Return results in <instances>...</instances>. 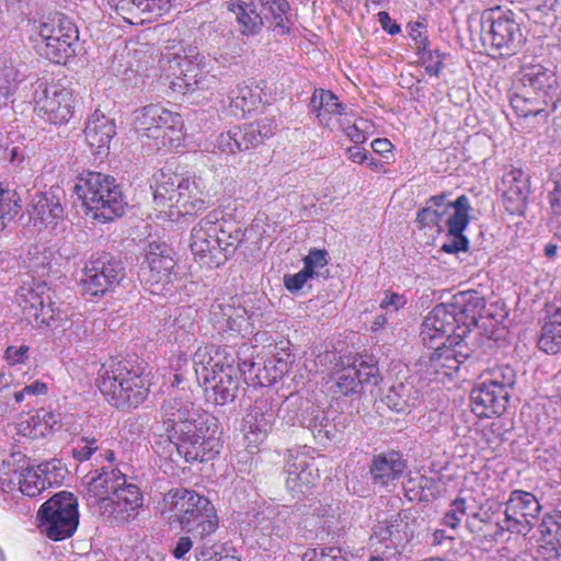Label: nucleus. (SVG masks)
<instances>
[{
	"label": "nucleus",
	"mask_w": 561,
	"mask_h": 561,
	"mask_svg": "<svg viewBox=\"0 0 561 561\" xmlns=\"http://www.w3.org/2000/svg\"><path fill=\"white\" fill-rule=\"evenodd\" d=\"M38 472L45 479L48 486L57 484L64 479L65 468L60 460L53 459L51 461H44L37 466Z\"/></svg>",
	"instance_id": "e2e57ef3"
},
{
	"label": "nucleus",
	"mask_w": 561,
	"mask_h": 561,
	"mask_svg": "<svg viewBox=\"0 0 561 561\" xmlns=\"http://www.w3.org/2000/svg\"><path fill=\"white\" fill-rule=\"evenodd\" d=\"M470 333L465 331V324L461 322L455 308L446 305H437L424 319L421 331L424 343L431 348H436L437 344L448 342L458 344L461 337Z\"/></svg>",
	"instance_id": "4468645a"
},
{
	"label": "nucleus",
	"mask_w": 561,
	"mask_h": 561,
	"mask_svg": "<svg viewBox=\"0 0 561 561\" xmlns=\"http://www.w3.org/2000/svg\"><path fill=\"white\" fill-rule=\"evenodd\" d=\"M415 49L425 68V72L430 76L438 77L443 68V56L438 50L428 48L426 36L419 34L417 37H415Z\"/></svg>",
	"instance_id": "c03bdc74"
},
{
	"label": "nucleus",
	"mask_w": 561,
	"mask_h": 561,
	"mask_svg": "<svg viewBox=\"0 0 561 561\" xmlns=\"http://www.w3.org/2000/svg\"><path fill=\"white\" fill-rule=\"evenodd\" d=\"M275 515V506L267 505L259 507L249 515V526L264 536H273L274 526H272V519Z\"/></svg>",
	"instance_id": "3c124183"
},
{
	"label": "nucleus",
	"mask_w": 561,
	"mask_h": 561,
	"mask_svg": "<svg viewBox=\"0 0 561 561\" xmlns=\"http://www.w3.org/2000/svg\"><path fill=\"white\" fill-rule=\"evenodd\" d=\"M116 134V125L113 118L105 116L95 110L89 117L84 135L85 140L94 154H104L110 148V142Z\"/></svg>",
	"instance_id": "4be33fe9"
},
{
	"label": "nucleus",
	"mask_w": 561,
	"mask_h": 561,
	"mask_svg": "<svg viewBox=\"0 0 561 561\" xmlns=\"http://www.w3.org/2000/svg\"><path fill=\"white\" fill-rule=\"evenodd\" d=\"M302 561H351L346 553L339 547H324L321 549H309L305 552Z\"/></svg>",
	"instance_id": "4d7b16f0"
},
{
	"label": "nucleus",
	"mask_w": 561,
	"mask_h": 561,
	"mask_svg": "<svg viewBox=\"0 0 561 561\" xmlns=\"http://www.w3.org/2000/svg\"><path fill=\"white\" fill-rule=\"evenodd\" d=\"M99 450L98 439L95 437L81 436L71 446V456L82 462L91 458Z\"/></svg>",
	"instance_id": "052dcab7"
},
{
	"label": "nucleus",
	"mask_w": 561,
	"mask_h": 561,
	"mask_svg": "<svg viewBox=\"0 0 561 561\" xmlns=\"http://www.w3.org/2000/svg\"><path fill=\"white\" fill-rule=\"evenodd\" d=\"M112 69L116 75L129 76L131 73H141L139 65L131 57H122V50H117L113 56Z\"/></svg>",
	"instance_id": "69168bd1"
},
{
	"label": "nucleus",
	"mask_w": 561,
	"mask_h": 561,
	"mask_svg": "<svg viewBox=\"0 0 561 561\" xmlns=\"http://www.w3.org/2000/svg\"><path fill=\"white\" fill-rule=\"evenodd\" d=\"M18 85V73L13 68H5L0 75V104H7Z\"/></svg>",
	"instance_id": "0e129e2a"
},
{
	"label": "nucleus",
	"mask_w": 561,
	"mask_h": 561,
	"mask_svg": "<svg viewBox=\"0 0 561 561\" xmlns=\"http://www.w3.org/2000/svg\"><path fill=\"white\" fill-rule=\"evenodd\" d=\"M161 410L171 461L204 462L219 454L222 444L215 416L201 412L193 402L182 398L165 400Z\"/></svg>",
	"instance_id": "f257e3e1"
},
{
	"label": "nucleus",
	"mask_w": 561,
	"mask_h": 561,
	"mask_svg": "<svg viewBox=\"0 0 561 561\" xmlns=\"http://www.w3.org/2000/svg\"><path fill=\"white\" fill-rule=\"evenodd\" d=\"M518 80L524 90H530L546 103H549L559 90L554 70L539 64L523 67Z\"/></svg>",
	"instance_id": "a211bd4d"
},
{
	"label": "nucleus",
	"mask_w": 561,
	"mask_h": 561,
	"mask_svg": "<svg viewBox=\"0 0 561 561\" xmlns=\"http://www.w3.org/2000/svg\"><path fill=\"white\" fill-rule=\"evenodd\" d=\"M64 197L65 192L60 186H50L45 192L36 193L32 199L31 216L44 225L55 222L64 217Z\"/></svg>",
	"instance_id": "b1692460"
},
{
	"label": "nucleus",
	"mask_w": 561,
	"mask_h": 561,
	"mask_svg": "<svg viewBox=\"0 0 561 561\" xmlns=\"http://www.w3.org/2000/svg\"><path fill=\"white\" fill-rule=\"evenodd\" d=\"M216 351L215 344H207L199 346L193 355V364L196 378L199 383L208 385L213 375V365L215 364L214 354Z\"/></svg>",
	"instance_id": "a19ab883"
},
{
	"label": "nucleus",
	"mask_w": 561,
	"mask_h": 561,
	"mask_svg": "<svg viewBox=\"0 0 561 561\" xmlns=\"http://www.w3.org/2000/svg\"><path fill=\"white\" fill-rule=\"evenodd\" d=\"M538 531L540 553L550 561H561V511L545 514Z\"/></svg>",
	"instance_id": "a878e982"
},
{
	"label": "nucleus",
	"mask_w": 561,
	"mask_h": 561,
	"mask_svg": "<svg viewBox=\"0 0 561 561\" xmlns=\"http://www.w3.org/2000/svg\"><path fill=\"white\" fill-rule=\"evenodd\" d=\"M133 124L140 137L157 140L158 147L175 149L183 140V119L160 104H150L133 113Z\"/></svg>",
	"instance_id": "1a4fd4ad"
},
{
	"label": "nucleus",
	"mask_w": 561,
	"mask_h": 561,
	"mask_svg": "<svg viewBox=\"0 0 561 561\" xmlns=\"http://www.w3.org/2000/svg\"><path fill=\"white\" fill-rule=\"evenodd\" d=\"M516 380L517 374L510 365L490 369L485 379L477 383L470 392L472 412L479 417L502 415L506 411Z\"/></svg>",
	"instance_id": "6e6552de"
},
{
	"label": "nucleus",
	"mask_w": 561,
	"mask_h": 561,
	"mask_svg": "<svg viewBox=\"0 0 561 561\" xmlns=\"http://www.w3.org/2000/svg\"><path fill=\"white\" fill-rule=\"evenodd\" d=\"M144 0H116L117 12L129 23H142Z\"/></svg>",
	"instance_id": "680f3d73"
},
{
	"label": "nucleus",
	"mask_w": 561,
	"mask_h": 561,
	"mask_svg": "<svg viewBox=\"0 0 561 561\" xmlns=\"http://www.w3.org/2000/svg\"><path fill=\"white\" fill-rule=\"evenodd\" d=\"M228 99L231 112L234 115L239 113L244 115L255 110L260 95L255 94L249 85H238L230 91Z\"/></svg>",
	"instance_id": "37998d69"
},
{
	"label": "nucleus",
	"mask_w": 561,
	"mask_h": 561,
	"mask_svg": "<svg viewBox=\"0 0 561 561\" xmlns=\"http://www.w3.org/2000/svg\"><path fill=\"white\" fill-rule=\"evenodd\" d=\"M420 398V391L410 380L400 381L389 388L382 402L397 413H403L415 407Z\"/></svg>",
	"instance_id": "2f4dec72"
},
{
	"label": "nucleus",
	"mask_w": 561,
	"mask_h": 561,
	"mask_svg": "<svg viewBox=\"0 0 561 561\" xmlns=\"http://www.w3.org/2000/svg\"><path fill=\"white\" fill-rule=\"evenodd\" d=\"M36 49L38 54L55 64H65L75 55L79 31L72 20L56 12L39 22Z\"/></svg>",
	"instance_id": "9d476101"
},
{
	"label": "nucleus",
	"mask_w": 561,
	"mask_h": 561,
	"mask_svg": "<svg viewBox=\"0 0 561 561\" xmlns=\"http://www.w3.org/2000/svg\"><path fill=\"white\" fill-rule=\"evenodd\" d=\"M535 523L522 513L513 514L508 511V504L505 503L504 519L495 520L494 531L490 534L491 541H496L499 536L505 531L526 536L534 528Z\"/></svg>",
	"instance_id": "c9c22d12"
},
{
	"label": "nucleus",
	"mask_w": 561,
	"mask_h": 561,
	"mask_svg": "<svg viewBox=\"0 0 561 561\" xmlns=\"http://www.w3.org/2000/svg\"><path fill=\"white\" fill-rule=\"evenodd\" d=\"M467 514L466 501L463 497H457L450 504L449 511L446 512L443 522L446 526L455 529L461 518Z\"/></svg>",
	"instance_id": "338daca9"
},
{
	"label": "nucleus",
	"mask_w": 561,
	"mask_h": 561,
	"mask_svg": "<svg viewBox=\"0 0 561 561\" xmlns=\"http://www.w3.org/2000/svg\"><path fill=\"white\" fill-rule=\"evenodd\" d=\"M154 51V47L148 43L131 42L122 49V57L129 56L135 59L142 73L153 65Z\"/></svg>",
	"instance_id": "49530a36"
},
{
	"label": "nucleus",
	"mask_w": 561,
	"mask_h": 561,
	"mask_svg": "<svg viewBox=\"0 0 561 561\" xmlns=\"http://www.w3.org/2000/svg\"><path fill=\"white\" fill-rule=\"evenodd\" d=\"M174 265L171 249L165 243H150L140 271L142 277L162 280L169 277Z\"/></svg>",
	"instance_id": "bb28decb"
},
{
	"label": "nucleus",
	"mask_w": 561,
	"mask_h": 561,
	"mask_svg": "<svg viewBox=\"0 0 561 561\" xmlns=\"http://www.w3.org/2000/svg\"><path fill=\"white\" fill-rule=\"evenodd\" d=\"M20 491L30 497L38 495L46 488V481L33 467H26L20 474Z\"/></svg>",
	"instance_id": "8fccbe9b"
},
{
	"label": "nucleus",
	"mask_w": 561,
	"mask_h": 561,
	"mask_svg": "<svg viewBox=\"0 0 561 561\" xmlns=\"http://www.w3.org/2000/svg\"><path fill=\"white\" fill-rule=\"evenodd\" d=\"M72 190L85 206V214L93 219L107 222L125 214V196L116 180L108 174L83 172L77 176Z\"/></svg>",
	"instance_id": "20e7f679"
},
{
	"label": "nucleus",
	"mask_w": 561,
	"mask_h": 561,
	"mask_svg": "<svg viewBox=\"0 0 561 561\" xmlns=\"http://www.w3.org/2000/svg\"><path fill=\"white\" fill-rule=\"evenodd\" d=\"M309 108L322 125H329L332 115H344L346 106L329 90L316 89L310 98Z\"/></svg>",
	"instance_id": "7c9ffc66"
},
{
	"label": "nucleus",
	"mask_w": 561,
	"mask_h": 561,
	"mask_svg": "<svg viewBox=\"0 0 561 561\" xmlns=\"http://www.w3.org/2000/svg\"><path fill=\"white\" fill-rule=\"evenodd\" d=\"M47 283H23L16 290V301L37 323L50 327L55 309Z\"/></svg>",
	"instance_id": "f3484780"
},
{
	"label": "nucleus",
	"mask_w": 561,
	"mask_h": 561,
	"mask_svg": "<svg viewBox=\"0 0 561 561\" xmlns=\"http://www.w3.org/2000/svg\"><path fill=\"white\" fill-rule=\"evenodd\" d=\"M229 10L236 14L239 31L244 36L260 33L263 26V18L256 12L253 3L236 2L229 5Z\"/></svg>",
	"instance_id": "72a5a7b5"
},
{
	"label": "nucleus",
	"mask_w": 561,
	"mask_h": 561,
	"mask_svg": "<svg viewBox=\"0 0 561 561\" xmlns=\"http://www.w3.org/2000/svg\"><path fill=\"white\" fill-rule=\"evenodd\" d=\"M21 207V197L18 192L0 184V230L15 218Z\"/></svg>",
	"instance_id": "a18cd8bd"
},
{
	"label": "nucleus",
	"mask_w": 561,
	"mask_h": 561,
	"mask_svg": "<svg viewBox=\"0 0 561 561\" xmlns=\"http://www.w3.org/2000/svg\"><path fill=\"white\" fill-rule=\"evenodd\" d=\"M480 38L485 49L502 57L515 55L524 43L517 14L503 7L484 10L480 16Z\"/></svg>",
	"instance_id": "423d86ee"
},
{
	"label": "nucleus",
	"mask_w": 561,
	"mask_h": 561,
	"mask_svg": "<svg viewBox=\"0 0 561 561\" xmlns=\"http://www.w3.org/2000/svg\"><path fill=\"white\" fill-rule=\"evenodd\" d=\"M494 523L492 517L486 513H474L468 520V527L472 533L484 537L488 542H492L490 534L494 531Z\"/></svg>",
	"instance_id": "13d9d810"
},
{
	"label": "nucleus",
	"mask_w": 561,
	"mask_h": 561,
	"mask_svg": "<svg viewBox=\"0 0 561 561\" xmlns=\"http://www.w3.org/2000/svg\"><path fill=\"white\" fill-rule=\"evenodd\" d=\"M33 102L37 115L55 125L67 123L73 113L72 90L60 83L37 80L34 84Z\"/></svg>",
	"instance_id": "f8f14e48"
},
{
	"label": "nucleus",
	"mask_w": 561,
	"mask_h": 561,
	"mask_svg": "<svg viewBox=\"0 0 561 561\" xmlns=\"http://www.w3.org/2000/svg\"><path fill=\"white\" fill-rule=\"evenodd\" d=\"M114 496L124 501L129 508H131L136 514L138 513V508L142 506V494L140 489L133 483H118V488L115 489Z\"/></svg>",
	"instance_id": "6e6d98bb"
},
{
	"label": "nucleus",
	"mask_w": 561,
	"mask_h": 561,
	"mask_svg": "<svg viewBox=\"0 0 561 561\" xmlns=\"http://www.w3.org/2000/svg\"><path fill=\"white\" fill-rule=\"evenodd\" d=\"M261 366H256L254 373L253 385L268 386L275 382L283 375V369L277 367L276 359L271 357L268 359L260 358Z\"/></svg>",
	"instance_id": "864d4df0"
},
{
	"label": "nucleus",
	"mask_w": 561,
	"mask_h": 561,
	"mask_svg": "<svg viewBox=\"0 0 561 561\" xmlns=\"http://www.w3.org/2000/svg\"><path fill=\"white\" fill-rule=\"evenodd\" d=\"M264 11L271 14L274 30L280 35H288L291 30L290 4L287 0H260Z\"/></svg>",
	"instance_id": "ea45409f"
},
{
	"label": "nucleus",
	"mask_w": 561,
	"mask_h": 561,
	"mask_svg": "<svg viewBox=\"0 0 561 561\" xmlns=\"http://www.w3.org/2000/svg\"><path fill=\"white\" fill-rule=\"evenodd\" d=\"M504 184H508L503 197L506 208L512 214H522L530 193L529 175L520 169H512L504 175Z\"/></svg>",
	"instance_id": "cd10ccee"
},
{
	"label": "nucleus",
	"mask_w": 561,
	"mask_h": 561,
	"mask_svg": "<svg viewBox=\"0 0 561 561\" xmlns=\"http://www.w3.org/2000/svg\"><path fill=\"white\" fill-rule=\"evenodd\" d=\"M215 364L213 367V374H225L228 369L232 370V374H238V369L234 367L237 356L228 346H217L214 354Z\"/></svg>",
	"instance_id": "bf43d9fd"
},
{
	"label": "nucleus",
	"mask_w": 561,
	"mask_h": 561,
	"mask_svg": "<svg viewBox=\"0 0 561 561\" xmlns=\"http://www.w3.org/2000/svg\"><path fill=\"white\" fill-rule=\"evenodd\" d=\"M163 505L181 528L194 538L202 540L218 528L219 519L214 504L194 490L172 489L164 494Z\"/></svg>",
	"instance_id": "39448f33"
},
{
	"label": "nucleus",
	"mask_w": 561,
	"mask_h": 561,
	"mask_svg": "<svg viewBox=\"0 0 561 561\" xmlns=\"http://www.w3.org/2000/svg\"><path fill=\"white\" fill-rule=\"evenodd\" d=\"M471 355V352L467 344L465 343V337H461L458 344H450L448 342H442L437 344L435 348V353L432 356V360H443L440 366L447 367L449 369H457L458 365L468 359Z\"/></svg>",
	"instance_id": "e433bc0d"
},
{
	"label": "nucleus",
	"mask_w": 561,
	"mask_h": 561,
	"mask_svg": "<svg viewBox=\"0 0 561 561\" xmlns=\"http://www.w3.org/2000/svg\"><path fill=\"white\" fill-rule=\"evenodd\" d=\"M98 512L102 518L112 525H123L136 517V513L125 504L124 501L111 495L98 506Z\"/></svg>",
	"instance_id": "4c0bfd02"
},
{
	"label": "nucleus",
	"mask_w": 561,
	"mask_h": 561,
	"mask_svg": "<svg viewBox=\"0 0 561 561\" xmlns=\"http://www.w3.org/2000/svg\"><path fill=\"white\" fill-rule=\"evenodd\" d=\"M328 252L325 250L312 249L304 260V268L296 275H285L283 280H308L316 277H330L328 268Z\"/></svg>",
	"instance_id": "f704fd0d"
},
{
	"label": "nucleus",
	"mask_w": 561,
	"mask_h": 561,
	"mask_svg": "<svg viewBox=\"0 0 561 561\" xmlns=\"http://www.w3.org/2000/svg\"><path fill=\"white\" fill-rule=\"evenodd\" d=\"M227 228H229L227 239H217L220 251L225 254V262L234 253L244 237V231L236 221H227Z\"/></svg>",
	"instance_id": "5fc2aeb1"
},
{
	"label": "nucleus",
	"mask_w": 561,
	"mask_h": 561,
	"mask_svg": "<svg viewBox=\"0 0 561 561\" xmlns=\"http://www.w3.org/2000/svg\"><path fill=\"white\" fill-rule=\"evenodd\" d=\"M335 388V392L343 396H351L359 392L362 387L354 368L347 366L336 373Z\"/></svg>",
	"instance_id": "603ef678"
},
{
	"label": "nucleus",
	"mask_w": 561,
	"mask_h": 561,
	"mask_svg": "<svg viewBox=\"0 0 561 561\" xmlns=\"http://www.w3.org/2000/svg\"><path fill=\"white\" fill-rule=\"evenodd\" d=\"M209 385L213 391L209 398L216 404L225 405L236 400L240 390V376L228 369L225 374H213Z\"/></svg>",
	"instance_id": "473e14b6"
},
{
	"label": "nucleus",
	"mask_w": 561,
	"mask_h": 561,
	"mask_svg": "<svg viewBox=\"0 0 561 561\" xmlns=\"http://www.w3.org/2000/svg\"><path fill=\"white\" fill-rule=\"evenodd\" d=\"M39 531L54 541L71 537L79 525L77 497L61 491L43 503L37 512Z\"/></svg>",
	"instance_id": "9b49d317"
},
{
	"label": "nucleus",
	"mask_w": 561,
	"mask_h": 561,
	"mask_svg": "<svg viewBox=\"0 0 561 561\" xmlns=\"http://www.w3.org/2000/svg\"><path fill=\"white\" fill-rule=\"evenodd\" d=\"M96 385L108 403L123 411L138 408L150 391L137 357L108 358L98 371Z\"/></svg>",
	"instance_id": "f03ea898"
},
{
	"label": "nucleus",
	"mask_w": 561,
	"mask_h": 561,
	"mask_svg": "<svg viewBox=\"0 0 561 561\" xmlns=\"http://www.w3.org/2000/svg\"><path fill=\"white\" fill-rule=\"evenodd\" d=\"M529 91L524 90L523 92H514L511 95L510 103L517 116L528 117L537 116L548 105L545 100L536 96H528Z\"/></svg>",
	"instance_id": "79ce46f5"
},
{
	"label": "nucleus",
	"mask_w": 561,
	"mask_h": 561,
	"mask_svg": "<svg viewBox=\"0 0 561 561\" xmlns=\"http://www.w3.org/2000/svg\"><path fill=\"white\" fill-rule=\"evenodd\" d=\"M153 202L159 207L175 208L181 216L193 215L205 207L204 193L194 179H184L169 168L153 175Z\"/></svg>",
	"instance_id": "0eeeda50"
},
{
	"label": "nucleus",
	"mask_w": 561,
	"mask_h": 561,
	"mask_svg": "<svg viewBox=\"0 0 561 561\" xmlns=\"http://www.w3.org/2000/svg\"><path fill=\"white\" fill-rule=\"evenodd\" d=\"M455 302L451 305L457 314L465 324V331H471L472 327H478L482 318V310L484 309V298L481 297L476 290L466 289L458 291L454 295Z\"/></svg>",
	"instance_id": "c85d7f7f"
},
{
	"label": "nucleus",
	"mask_w": 561,
	"mask_h": 561,
	"mask_svg": "<svg viewBox=\"0 0 561 561\" xmlns=\"http://www.w3.org/2000/svg\"><path fill=\"white\" fill-rule=\"evenodd\" d=\"M449 193L433 195L427 198L425 206L416 214V222L420 228H434L440 231L439 222L453 209V214L446 219L447 240L440 247L445 253L457 254L470 249V239L466 230L470 222L472 210L470 199L462 194L456 201L448 199Z\"/></svg>",
	"instance_id": "7ed1b4c3"
},
{
	"label": "nucleus",
	"mask_w": 561,
	"mask_h": 561,
	"mask_svg": "<svg viewBox=\"0 0 561 561\" xmlns=\"http://www.w3.org/2000/svg\"><path fill=\"white\" fill-rule=\"evenodd\" d=\"M351 367L356 371L360 387L364 385L377 386L382 379L377 362L371 356L365 358L360 357L359 359L354 360Z\"/></svg>",
	"instance_id": "09e8293b"
},
{
	"label": "nucleus",
	"mask_w": 561,
	"mask_h": 561,
	"mask_svg": "<svg viewBox=\"0 0 561 561\" xmlns=\"http://www.w3.org/2000/svg\"><path fill=\"white\" fill-rule=\"evenodd\" d=\"M85 280H123L125 277L124 267L119 260L108 253L93 254L84 266Z\"/></svg>",
	"instance_id": "c756f323"
},
{
	"label": "nucleus",
	"mask_w": 561,
	"mask_h": 561,
	"mask_svg": "<svg viewBox=\"0 0 561 561\" xmlns=\"http://www.w3.org/2000/svg\"><path fill=\"white\" fill-rule=\"evenodd\" d=\"M141 22L151 21L154 18L167 13L171 8L170 0H144Z\"/></svg>",
	"instance_id": "774afa93"
},
{
	"label": "nucleus",
	"mask_w": 561,
	"mask_h": 561,
	"mask_svg": "<svg viewBox=\"0 0 561 561\" xmlns=\"http://www.w3.org/2000/svg\"><path fill=\"white\" fill-rule=\"evenodd\" d=\"M537 346L540 351L552 355L561 351V301L546 304Z\"/></svg>",
	"instance_id": "5701e85b"
},
{
	"label": "nucleus",
	"mask_w": 561,
	"mask_h": 561,
	"mask_svg": "<svg viewBox=\"0 0 561 561\" xmlns=\"http://www.w3.org/2000/svg\"><path fill=\"white\" fill-rule=\"evenodd\" d=\"M506 504H508L510 512L513 514H516V512L522 513V515L530 518L535 524L541 511V505L537 497L533 493L523 490H514Z\"/></svg>",
	"instance_id": "58836bf2"
},
{
	"label": "nucleus",
	"mask_w": 561,
	"mask_h": 561,
	"mask_svg": "<svg viewBox=\"0 0 561 561\" xmlns=\"http://www.w3.org/2000/svg\"><path fill=\"white\" fill-rule=\"evenodd\" d=\"M221 210L214 209L202 218L191 231V251L201 265L209 268L225 263V254L220 251L217 239L211 230L217 229Z\"/></svg>",
	"instance_id": "2eb2a0df"
},
{
	"label": "nucleus",
	"mask_w": 561,
	"mask_h": 561,
	"mask_svg": "<svg viewBox=\"0 0 561 561\" xmlns=\"http://www.w3.org/2000/svg\"><path fill=\"white\" fill-rule=\"evenodd\" d=\"M87 490L83 494L90 507L100 506L101 502L114 495L118 483H125V474L118 469L102 468L96 476L85 477Z\"/></svg>",
	"instance_id": "aec40b11"
},
{
	"label": "nucleus",
	"mask_w": 561,
	"mask_h": 561,
	"mask_svg": "<svg viewBox=\"0 0 561 561\" xmlns=\"http://www.w3.org/2000/svg\"><path fill=\"white\" fill-rule=\"evenodd\" d=\"M313 411L316 412L313 415L314 420H312L311 425L308 426V430L312 433L313 437L321 444L335 439V425L329 420L327 413L319 407L313 409Z\"/></svg>",
	"instance_id": "de8ad7c7"
},
{
	"label": "nucleus",
	"mask_w": 561,
	"mask_h": 561,
	"mask_svg": "<svg viewBox=\"0 0 561 561\" xmlns=\"http://www.w3.org/2000/svg\"><path fill=\"white\" fill-rule=\"evenodd\" d=\"M274 117H263L243 127H233L216 137L214 148L226 154L249 151L271 138L277 129Z\"/></svg>",
	"instance_id": "ddd939ff"
},
{
	"label": "nucleus",
	"mask_w": 561,
	"mask_h": 561,
	"mask_svg": "<svg viewBox=\"0 0 561 561\" xmlns=\"http://www.w3.org/2000/svg\"><path fill=\"white\" fill-rule=\"evenodd\" d=\"M183 53L161 54L159 67L167 78H173V89L185 94L192 92L191 83L197 78L196 72L198 66H202V59L196 47L184 49Z\"/></svg>",
	"instance_id": "dca6fc26"
},
{
	"label": "nucleus",
	"mask_w": 561,
	"mask_h": 561,
	"mask_svg": "<svg viewBox=\"0 0 561 561\" xmlns=\"http://www.w3.org/2000/svg\"><path fill=\"white\" fill-rule=\"evenodd\" d=\"M407 468L402 454L396 450L380 453L373 457L369 473L375 484L386 486L399 479Z\"/></svg>",
	"instance_id": "393cba45"
},
{
	"label": "nucleus",
	"mask_w": 561,
	"mask_h": 561,
	"mask_svg": "<svg viewBox=\"0 0 561 561\" xmlns=\"http://www.w3.org/2000/svg\"><path fill=\"white\" fill-rule=\"evenodd\" d=\"M277 415V405L271 398L261 397L254 401L245 416L249 433L254 436L253 442H261L272 431Z\"/></svg>",
	"instance_id": "412c9836"
},
{
	"label": "nucleus",
	"mask_w": 561,
	"mask_h": 561,
	"mask_svg": "<svg viewBox=\"0 0 561 561\" xmlns=\"http://www.w3.org/2000/svg\"><path fill=\"white\" fill-rule=\"evenodd\" d=\"M286 486L294 495L305 494L318 480V469L305 454L290 455L285 465Z\"/></svg>",
	"instance_id": "6ab92c4d"
}]
</instances>
